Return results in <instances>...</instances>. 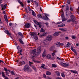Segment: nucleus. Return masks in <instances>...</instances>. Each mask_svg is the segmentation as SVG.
<instances>
[{
    "label": "nucleus",
    "mask_w": 79,
    "mask_h": 79,
    "mask_svg": "<svg viewBox=\"0 0 79 79\" xmlns=\"http://www.w3.org/2000/svg\"><path fill=\"white\" fill-rule=\"evenodd\" d=\"M11 73L12 75H15V73H14V72L13 71H11L10 72Z\"/></svg>",
    "instance_id": "41"
},
{
    "label": "nucleus",
    "mask_w": 79,
    "mask_h": 79,
    "mask_svg": "<svg viewBox=\"0 0 79 79\" xmlns=\"http://www.w3.org/2000/svg\"><path fill=\"white\" fill-rule=\"evenodd\" d=\"M4 69L5 71L6 72V73L8 74V73H7V72H8V69H7L6 68H4Z\"/></svg>",
    "instance_id": "37"
},
{
    "label": "nucleus",
    "mask_w": 79,
    "mask_h": 79,
    "mask_svg": "<svg viewBox=\"0 0 79 79\" xmlns=\"http://www.w3.org/2000/svg\"><path fill=\"white\" fill-rule=\"evenodd\" d=\"M52 67H54V68H56V65H55V64H53L52 65Z\"/></svg>",
    "instance_id": "39"
},
{
    "label": "nucleus",
    "mask_w": 79,
    "mask_h": 79,
    "mask_svg": "<svg viewBox=\"0 0 79 79\" xmlns=\"http://www.w3.org/2000/svg\"><path fill=\"white\" fill-rule=\"evenodd\" d=\"M28 10H29V11H32L31 10H31V8H30V7H28Z\"/></svg>",
    "instance_id": "54"
},
{
    "label": "nucleus",
    "mask_w": 79,
    "mask_h": 79,
    "mask_svg": "<svg viewBox=\"0 0 79 79\" xmlns=\"http://www.w3.org/2000/svg\"><path fill=\"white\" fill-rule=\"evenodd\" d=\"M47 53L46 52V51L44 50L42 54V56L43 58L45 57V56H46V54Z\"/></svg>",
    "instance_id": "15"
},
{
    "label": "nucleus",
    "mask_w": 79,
    "mask_h": 79,
    "mask_svg": "<svg viewBox=\"0 0 79 79\" xmlns=\"http://www.w3.org/2000/svg\"><path fill=\"white\" fill-rule=\"evenodd\" d=\"M5 79H9V78L8 77H5Z\"/></svg>",
    "instance_id": "64"
},
{
    "label": "nucleus",
    "mask_w": 79,
    "mask_h": 79,
    "mask_svg": "<svg viewBox=\"0 0 79 79\" xmlns=\"http://www.w3.org/2000/svg\"><path fill=\"white\" fill-rule=\"evenodd\" d=\"M55 53L53 52L52 53V56H55Z\"/></svg>",
    "instance_id": "44"
},
{
    "label": "nucleus",
    "mask_w": 79,
    "mask_h": 79,
    "mask_svg": "<svg viewBox=\"0 0 79 79\" xmlns=\"http://www.w3.org/2000/svg\"><path fill=\"white\" fill-rule=\"evenodd\" d=\"M67 6L66 8V11H68V10H69V7H68V5H67Z\"/></svg>",
    "instance_id": "38"
},
{
    "label": "nucleus",
    "mask_w": 79,
    "mask_h": 79,
    "mask_svg": "<svg viewBox=\"0 0 79 79\" xmlns=\"http://www.w3.org/2000/svg\"><path fill=\"white\" fill-rule=\"evenodd\" d=\"M4 32L5 33H6L7 34H8V35H11V34L9 32V31H8V30H5L4 31Z\"/></svg>",
    "instance_id": "16"
},
{
    "label": "nucleus",
    "mask_w": 79,
    "mask_h": 79,
    "mask_svg": "<svg viewBox=\"0 0 79 79\" xmlns=\"http://www.w3.org/2000/svg\"><path fill=\"white\" fill-rule=\"evenodd\" d=\"M11 25H12V23H9V25L11 26Z\"/></svg>",
    "instance_id": "62"
},
{
    "label": "nucleus",
    "mask_w": 79,
    "mask_h": 79,
    "mask_svg": "<svg viewBox=\"0 0 79 79\" xmlns=\"http://www.w3.org/2000/svg\"><path fill=\"white\" fill-rule=\"evenodd\" d=\"M53 39V36L52 35H49L46 38V40L48 41H51Z\"/></svg>",
    "instance_id": "2"
},
{
    "label": "nucleus",
    "mask_w": 79,
    "mask_h": 79,
    "mask_svg": "<svg viewBox=\"0 0 79 79\" xmlns=\"http://www.w3.org/2000/svg\"><path fill=\"white\" fill-rule=\"evenodd\" d=\"M56 79H61V77H57Z\"/></svg>",
    "instance_id": "60"
},
{
    "label": "nucleus",
    "mask_w": 79,
    "mask_h": 79,
    "mask_svg": "<svg viewBox=\"0 0 79 79\" xmlns=\"http://www.w3.org/2000/svg\"><path fill=\"white\" fill-rule=\"evenodd\" d=\"M46 74L48 76H50L51 75V73L49 71L46 72Z\"/></svg>",
    "instance_id": "23"
},
{
    "label": "nucleus",
    "mask_w": 79,
    "mask_h": 79,
    "mask_svg": "<svg viewBox=\"0 0 79 79\" xmlns=\"http://www.w3.org/2000/svg\"><path fill=\"white\" fill-rule=\"evenodd\" d=\"M59 30L63 32H66V30H64V28H59Z\"/></svg>",
    "instance_id": "25"
},
{
    "label": "nucleus",
    "mask_w": 79,
    "mask_h": 79,
    "mask_svg": "<svg viewBox=\"0 0 79 79\" xmlns=\"http://www.w3.org/2000/svg\"><path fill=\"white\" fill-rule=\"evenodd\" d=\"M47 32L44 33L43 34V36H45V35H47Z\"/></svg>",
    "instance_id": "42"
},
{
    "label": "nucleus",
    "mask_w": 79,
    "mask_h": 79,
    "mask_svg": "<svg viewBox=\"0 0 79 79\" xmlns=\"http://www.w3.org/2000/svg\"><path fill=\"white\" fill-rule=\"evenodd\" d=\"M29 69V66L28 65H26L24 68V71H27Z\"/></svg>",
    "instance_id": "4"
},
{
    "label": "nucleus",
    "mask_w": 79,
    "mask_h": 79,
    "mask_svg": "<svg viewBox=\"0 0 79 79\" xmlns=\"http://www.w3.org/2000/svg\"><path fill=\"white\" fill-rule=\"evenodd\" d=\"M61 17H62V20L63 21H66V19H65L64 18V14H63L61 15Z\"/></svg>",
    "instance_id": "13"
},
{
    "label": "nucleus",
    "mask_w": 79,
    "mask_h": 79,
    "mask_svg": "<svg viewBox=\"0 0 79 79\" xmlns=\"http://www.w3.org/2000/svg\"><path fill=\"white\" fill-rule=\"evenodd\" d=\"M45 17H42V19L44 20H48V18L47 17V16H48L49 15L47 14H45Z\"/></svg>",
    "instance_id": "6"
},
{
    "label": "nucleus",
    "mask_w": 79,
    "mask_h": 79,
    "mask_svg": "<svg viewBox=\"0 0 79 79\" xmlns=\"http://www.w3.org/2000/svg\"><path fill=\"white\" fill-rule=\"evenodd\" d=\"M17 49L18 50V53H21L22 52V50H21L19 48V46H17Z\"/></svg>",
    "instance_id": "20"
},
{
    "label": "nucleus",
    "mask_w": 79,
    "mask_h": 79,
    "mask_svg": "<svg viewBox=\"0 0 79 79\" xmlns=\"http://www.w3.org/2000/svg\"><path fill=\"white\" fill-rule=\"evenodd\" d=\"M71 45V44L69 43H68L66 45V47H69V45Z\"/></svg>",
    "instance_id": "35"
},
{
    "label": "nucleus",
    "mask_w": 79,
    "mask_h": 79,
    "mask_svg": "<svg viewBox=\"0 0 79 79\" xmlns=\"http://www.w3.org/2000/svg\"><path fill=\"white\" fill-rule=\"evenodd\" d=\"M60 23H61V22H57V24H60Z\"/></svg>",
    "instance_id": "57"
},
{
    "label": "nucleus",
    "mask_w": 79,
    "mask_h": 79,
    "mask_svg": "<svg viewBox=\"0 0 79 79\" xmlns=\"http://www.w3.org/2000/svg\"><path fill=\"white\" fill-rule=\"evenodd\" d=\"M31 59H32L33 61H35V60H34V57H31Z\"/></svg>",
    "instance_id": "52"
},
{
    "label": "nucleus",
    "mask_w": 79,
    "mask_h": 79,
    "mask_svg": "<svg viewBox=\"0 0 79 79\" xmlns=\"http://www.w3.org/2000/svg\"><path fill=\"white\" fill-rule=\"evenodd\" d=\"M59 32H56L54 33L53 35H54V37H57V36L59 35Z\"/></svg>",
    "instance_id": "12"
},
{
    "label": "nucleus",
    "mask_w": 79,
    "mask_h": 79,
    "mask_svg": "<svg viewBox=\"0 0 79 79\" xmlns=\"http://www.w3.org/2000/svg\"><path fill=\"white\" fill-rule=\"evenodd\" d=\"M45 66V64H42L41 65V68H42L43 69H46V68L45 67H44Z\"/></svg>",
    "instance_id": "29"
},
{
    "label": "nucleus",
    "mask_w": 79,
    "mask_h": 79,
    "mask_svg": "<svg viewBox=\"0 0 79 79\" xmlns=\"http://www.w3.org/2000/svg\"><path fill=\"white\" fill-rule=\"evenodd\" d=\"M72 39H76V36L74 35H72Z\"/></svg>",
    "instance_id": "43"
},
{
    "label": "nucleus",
    "mask_w": 79,
    "mask_h": 79,
    "mask_svg": "<svg viewBox=\"0 0 79 79\" xmlns=\"http://www.w3.org/2000/svg\"><path fill=\"white\" fill-rule=\"evenodd\" d=\"M43 44L44 45V46H45V47H46V45H47V42L45 41H44L43 42Z\"/></svg>",
    "instance_id": "27"
},
{
    "label": "nucleus",
    "mask_w": 79,
    "mask_h": 79,
    "mask_svg": "<svg viewBox=\"0 0 79 79\" xmlns=\"http://www.w3.org/2000/svg\"><path fill=\"white\" fill-rule=\"evenodd\" d=\"M19 40L20 42V43H21L22 44H24V43L22 41V40H21V39H19Z\"/></svg>",
    "instance_id": "32"
},
{
    "label": "nucleus",
    "mask_w": 79,
    "mask_h": 79,
    "mask_svg": "<svg viewBox=\"0 0 79 79\" xmlns=\"http://www.w3.org/2000/svg\"><path fill=\"white\" fill-rule=\"evenodd\" d=\"M20 0H19V1H18V2H19V3L20 5H23V3H22V2L20 1Z\"/></svg>",
    "instance_id": "40"
},
{
    "label": "nucleus",
    "mask_w": 79,
    "mask_h": 79,
    "mask_svg": "<svg viewBox=\"0 0 79 79\" xmlns=\"http://www.w3.org/2000/svg\"><path fill=\"white\" fill-rule=\"evenodd\" d=\"M0 63H2L3 64H5L4 62H3V61H2L1 60H0Z\"/></svg>",
    "instance_id": "46"
},
{
    "label": "nucleus",
    "mask_w": 79,
    "mask_h": 79,
    "mask_svg": "<svg viewBox=\"0 0 79 79\" xmlns=\"http://www.w3.org/2000/svg\"><path fill=\"white\" fill-rule=\"evenodd\" d=\"M60 64L62 66H64V67H67L69 66V64L63 63L62 62L60 63Z\"/></svg>",
    "instance_id": "7"
},
{
    "label": "nucleus",
    "mask_w": 79,
    "mask_h": 79,
    "mask_svg": "<svg viewBox=\"0 0 79 79\" xmlns=\"http://www.w3.org/2000/svg\"><path fill=\"white\" fill-rule=\"evenodd\" d=\"M36 51L37 50L36 49H34V50L31 51V53L32 54H33V56L34 57L35 56H37V55L35 54Z\"/></svg>",
    "instance_id": "5"
},
{
    "label": "nucleus",
    "mask_w": 79,
    "mask_h": 79,
    "mask_svg": "<svg viewBox=\"0 0 79 79\" xmlns=\"http://www.w3.org/2000/svg\"><path fill=\"white\" fill-rule=\"evenodd\" d=\"M46 58L48 59H50L51 58V55L50 54H47Z\"/></svg>",
    "instance_id": "18"
},
{
    "label": "nucleus",
    "mask_w": 79,
    "mask_h": 79,
    "mask_svg": "<svg viewBox=\"0 0 79 79\" xmlns=\"http://www.w3.org/2000/svg\"><path fill=\"white\" fill-rule=\"evenodd\" d=\"M3 15H5V11H3Z\"/></svg>",
    "instance_id": "58"
},
{
    "label": "nucleus",
    "mask_w": 79,
    "mask_h": 79,
    "mask_svg": "<svg viewBox=\"0 0 79 79\" xmlns=\"http://www.w3.org/2000/svg\"><path fill=\"white\" fill-rule=\"evenodd\" d=\"M27 2L28 3H29L30 2V1H29V0H28L27 1Z\"/></svg>",
    "instance_id": "59"
},
{
    "label": "nucleus",
    "mask_w": 79,
    "mask_h": 79,
    "mask_svg": "<svg viewBox=\"0 0 79 79\" xmlns=\"http://www.w3.org/2000/svg\"><path fill=\"white\" fill-rule=\"evenodd\" d=\"M2 77H5V74H4V72H2Z\"/></svg>",
    "instance_id": "33"
},
{
    "label": "nucleus",
    "mask_w": 79,
    "mask_h": 79,
    "mask_svg": "<svg viewBox=\"0 0 79 79\" xmlns=\"http://www.w3.org/2000/svg\"><path fill=\"white\" fill-rule=\"evenodd\" d=\"M43 76L44 77V78H46V77H46V75H45V74H43Z\"/></svg>",
    "instance_id": "49"
},
{
    "label": "nucleus",
    "mask_w": 79,
    "mask_h": 79,
    "mask_svg": "<svg viewBox=\"0 0 79 79\" xmlns=\"http://www.w3.org/2000/svg\"><path fill=\"white\" fill-rule=\"evenodd\" d=\"M34 23H35L36 24H38L39 25V27L41 28L42 27V23L40 22H38L37 21L35 20L34 21Z\"/></svg>",
    "instance_id": "3"
},
{
    "label": "nucleus",
    "mask_w": 79,
    "mask_h": 79,
    "mask_svg": "<svg viewBox=\"0 0 79 79\" xmlns=\"http://www.w3.org/2000/svg\"><path fill=\"white\" fill-rule=\"evenodd\" d=\"M69 39V37H68L66 36L65 37V39H66V40H68Z\"/></svg>",
    "instance_id": "53"
},
{
    "label": "nucleus",
    "mask_w": 79,
    "mask_h": 79,
    "mask_svg": "<svg viewBox=\"0 0 79 79\" xmlns=\"http://www.w3.org/2000/svg\"><path fill=\"white\" fill-rule=\"evenodd\" d=\"M56 76H57L58 77L60 76V72H59L56 71Z\"/></svg>",
    "instance_id": "22"
},
{
    "label": "nucleus",
    "mask_w": 79,
    "mask_h": 79,
    "mask_svg": "<svg viewBox=\"0 0 79 79\" xmlns=\"http://www.w3.org/2000/svg\"><path fill=\"white\" fill-rule=\"evenodd\" d=\"M77 12L78 14L79 15V7L78 8V9L77 10Z\"/></svg>",
    "instance_id": "55"
},
{
    "label": "nucleus",
    "mask_w": 79,
    "mask_h": 79,
    "mask_svg": "<svg viewBox=\"0 0 79 79\" xmlns=\"http://www.w3.org/2000/svg\"><path fill=\"white\" fill-rule=\"evenodd\" d=\"M37 16L39 18H42V15L40 14H39L37 15Z\"/></svg>",
    "instance_id": "28"
},
{
    "label": "nucleus",
    "mask_w": 79,
    "mask_h": 79,
    "mask_svg": "<svg viewBox=\"0 0 79 79\" xmlns=\"http://www.w3.org/2000/svg\"><path fill=\"white\" fill-rule=\"evenodd\" d=\"M71 72H72V73H74V74H76L77 72V71L76 70H70Z\"/></svg>",
    "instance_id": "24"
},
{
    "label": "nucleus",
    "mask_w": 79,
    "mask_h": 79,
    "mask_svg": "<svg viewBox=\"0 0 79 79\" xmlns=\"http://www.w3.org/2000/svg\"><path fill=\"white\" fill-rule=\"evenodd\" d=\"M71 50H72V51H74V50L73 49L74 48V47L73 46H71Z\"/></svg>",
    "instance_id": "45"
},
{
    "label": "nucleus",
    "mask_w": 79,
    "mask_h": 79,
    "mask_svg": "<svg viewBox=\"0 0 79 79\" xmlns=\"http://www.w3.org/2000/svg\"><path fill=\"white\" fill-rule=\"evenodd\" d=\"M65 26V24L63 23L62 24L58 26V27H63V26Z\"/></svg>",
    "instance_id": "30"
},
{
    "label": "nucleus",
    "mask_w": 79,
    "mask_h": 79,
    "mask_svg": "<svg viewBox=\"0 0 79 79\" xmlns=\"http://www.w3.org/2000/svg\"><path fill=\"white\" fill-rule=\"evenodd\" d=\"M29 65L30 66H31V67L34 66V64H33V63L31 62L30 61L29 62Z\"/></svg>",
    "instance_id": "21"
},
{
    "label": "nucleus",
    "mask_w": 79,
    "mask_h": 79,
    "mask_svg": "<svg viewBox=\"0 0 79 79\" xmlns=\"http://www.w3.org/2000/svg\"><path fill=\"white\" fill-rule=\"evenodd\" d=\"M61 74L62 77H65V75H64V74L63 73H61Z\"/></svg>",
    "instance_id": "31"
},
{
    "label": "nucleus",
    "mask_w": 79,
    "mask_h": 79,
    "mask_svg": "<svg viewBox=\"0 0 79 79\" xmlns=\"http://www.w3.org/2000/svg\"><path fill=\"white\" fill-rule=\"evenodd\" d=\"M67 3L68 4H70V2L69 1V0H68Z\"/></svg>",
    "instance_id": "51"
},
{
    "label": "nucleus",
    "mask_w": 79,
    "mask_h": 79,
    "mask_svg": "<svg viewBox=\"0 0 79 79\" xmlns=\"http://www.w3.org/2000/svg\"><path fill=\"white\" fill-rule=\"evenodd\" d=\"M73 8H72V7H70V10H71V11H73Z\"/></svg>",
    "instance_id": "61"
},
{
    "label": "nucleus",
    "mask_w": 79,
    "mask_h": 79,
    "mask_svg": "<svg viewBox=\"0 0 79 79\" xmlns=\"http://www.w3.org/2000/svg\"><path fill=\"white\" fill-rule=\"evenodd\" d=\"M6 4H5L4 6L3 5H2L1 6L2 10H3L4 9H6Z\"/></svg>",
    "instance_id": "14"
},
{
    "label": "nucleus",
    "mask_w": 79,
    "mask_h": 79,
    "mask_svg": "<svg viewBox=\"0 0 79 79\" xmlns=\"http://www.w3.org/2000/svg\"><path fill=\"white\" fill-rule=\"evenodd\" d=\"M55 46L53 45L50 48L49 50H50V51H53L54 49H55Z\"/></svg>",
    "instance_id": "11"
},
{
    "label": "nucleus",
    "mask_w": 79,
    "mask_h": 79,
    "mask_svg": "<svg viewBox=\"0 0 79 79\" xmlns=\"http://www.w3.org/2000/svg\"><path fill=\"white\" fill-rule=\"evenodd\" d=\"M31 13H32V15H33V16H35L36 15V14H35V12H34V11H33V10H31Z\"/></svg>",
    "instance_id": "26"
},
{
    "label": "nucleus",
    "mask_w": 79,
    "mask_h": 79,
    "mask_svg": "<svg viewBox=\"0 0 79 79\" xmlns=\"http://www.w3.org/2000/svg\"><path fill=\"white\" fill-rule=\"evenodd\" d=\"M53 52L55 53H57L58 52V51L56 49H54V50H53Z\"/></svg>",
    "instance_id": "36"
},
{
    "label": "nucleus",
    "mask_w": 79,
    "mask_h": 79,
    "mask_svg": "<svg viewBox=\"0 0 79 79\" xmlns=\"http://www.w3.org/2000/svg\"><path fill=\"white\" fill-rule=\"evenodd\" d=\"M4 17L5 19H6V18H7V17H6V15H4Z\"/></svg>",
    "instance_id": "50"
},
{
    "label": "nucleus",
    "mask_w": 79,
    "mask_h": 79,
    "mask_svg": "<svg viewBox=\"0 0 79 79\" xmlns=\"http://www.w3.org/2000/svg\"><path fill=\"white\" fill-rule=\"evenodd\" d=\"M25 64V62L24 61H23L22 62V61H20L19 63V64L18 65V66H21L23 65V64Z\"/></svg>",
    "instance_id": "9"
},
{
    "label": "nucleus",
    "mask_w": 79,
    "mask_h": 79,
    "mask_svg": "<svg viewBox=\"0 0 79 79\" xmlns=\"http://www.w3.org/2000/svg\"><path fill=\"white\" fill-rule=\"evenodd\" d=\"M42 50V49H41V47L40 46H39L38 48L37 49V54L38 55V54H39V53H40L41 52V51Z\"/></svg>",
    "instance_id": "8"
},
{
    "label": "nucleus",
    "mask_w": 79,
    "mask_h": 79,
    "mask_svg": "<svg viewBox=\"0 0 79 79\" xmlns=\"http://www.w3.org/2000/svg\"><path fill=\"white\" fill-rule=\"evenodd\" d=\"M32 67L33 69H34V70H35V69H36V68H35V67L34 66V65L33 66H32Z\"/></svg>",
    "instance_id": "47"
},
{
    "label": "nucleus",
    "mask_w": 79,
    "mask_h": 79,
    "mask_svg": "<svg viewBox=\"0 0 79 79\" xmlns=\"http://www.w3.org/2000/svg\"><path fill=\"white\" fill-rule=\"evenodd\" d=\"M22 34V33L21 32H19L18 33V35H21Z\"/></svg>",
    "instance_id": "48"
},
{
    "label": "nucleus",
    "mask_w": 79,
    "mask_h": 79,
    "mask_svg": "<svg viewBox=\"0 0 79 79\" xmlns=\"http://www.w3.org/2000/svg\"><path fill=\"white\" fill-rule=\"evenodd\" d=\"M25 26L26 28H29L30 27V24L27 23L25 24Z\"/></svg>",
    "instance_id": "17"
},
{
    "label": "nucleus",
    "mask_w": 79,
    "mask_h": 79,
    "mask_svg": "<svg viewBox=\"0 0 79 79\" xmlns=\"http://www.w3.org/2000/svg\"><path fill=\"white\" fill-rule=\"evenodd\" d=\"M43 36H44L43 35V34L42 35H40V37H43Z\"/></svg>",
    "instance_id": "56"
},
{
    "label": "nucleus",
    "mask_w": 79,
    "mask_h": 79,
    "mask_svg": "<svg viewBox=\"0 0 79 79\" xmlns=\"http://www.w3.org/2000/svg\"><path fill=\"white\" fill-rule=\"evenodd\" d=\"M45 31V30L43 29V28H42L40 30L41 32H44Z\"/></svg>",
    "instance_id": "34"
},
{
    "label": "nucleus",
    "mask_w": 79,
    "mask_h": 79,
    "mask_svg": "<svg viewBox=\"0 0 79 79\" xmlns=\"http://www.w3.org/2000/svg\"><path fill=\"white\" fill-rule=\"evenodd\" d=\"M30 35L31 36H33L34 38L35 39V40H37L38 39V37L36 35V34L34 32L30 33Z\"/></svg>",
    "instance_id": "1"
},
{
    "label": "nucleus",
    "mask_w": 79,
    "mask_h": 79,
    "mask_svg": "<svg viewBox=\"0 0 79 79\" xmlns=\"http://www.w3.org/2000/svg\"><path fill=\"white\" fill-rule=\"evenodd\" d=\"M5 20L6 21V22H8V19H7V18L5 19Z\"/></svg>",
    "instance_id": "63"
},
{
    "label": "nucleus",
    "mask_w": 79,
    "mask_h": 79,
    "mask_svg": "<svg viewBox=\"0 0 79 79\" xmlns=\"http://www.w3.org/2000/svg\"><path fill=\"white\" fill-rule=\"evenodd\" d=\"M56 45H62V46H63V45H64V44H63V43H61L60 42H58L56 44Z\"/></svg>",
    "instance_id": "19"
},
{
    "label": "nucleus",
    "mask_w": 79,
    "mask_h": 79,
    "mask_svg": "<svg viewBox=\"0 0 79 79\" xmlns=\"http://www.w3.org/2000/svg\"><path fill=\"white\" fill-rule=\"evenodd\" d=\"M70 17L72 19V22H74L76 19L75 18V17H74V16L73 15H71Z\"/></svg>",
    "instance_id": "10"
}]
</instances>
